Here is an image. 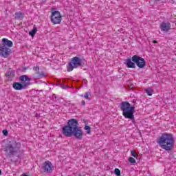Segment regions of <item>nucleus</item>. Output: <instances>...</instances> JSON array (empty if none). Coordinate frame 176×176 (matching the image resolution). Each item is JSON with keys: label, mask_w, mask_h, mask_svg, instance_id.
<instances>
[{"label": "nucleus", "mask_w": 176, "mask_h": 176, "mask_svg": "<svg viewBox=\"0 0 176 176\" xmlns=\"http://www.w3.org/2000/svg\"><path fill=\"white\" fill-rule=\"evenodd\" d=\"M62 133L65 137H75L76 140L83 138V130L79 126L78 120L72 118L68 120L67 124L62 128Z\"/></svg>", "instance_id": "nucleus-1"}, {"label": "nucleus", "mask_w": 176, "mask_h": 176, "mask_svg": "<svg viewBox=\"0 0 176 176\" xmlns=\"http://www.w3.org/2000/svg\"><path fill=\"white\" fill-rule=\"evenodd\" d=\"M157 144L161 146L162 149H164L166 152H171L174 149L175 140L173 134L164 133L157 140Z\"/></svg>", "instance_id": "nucleus-2"}, {"label": "nucleus", "mask_w": 176, "mask_h": 176, "mask_svg": "<svg viewBox=\"0 0 176 176\" xmlns=\"http://www.w3.org/2000/svg\"><path fill=\"white\" fill-rule=\"evenodd\" d=\"M21 144L17 142L15 140H11L5 147V152H6L10 157L12 156H16L18 159L20 157V155L23 153L21 151Z\"/></svg>", "instance_id": "nucleus-3"}, {"label": "nucleus", "mask_w": 176, "mask_h": 176, "mask_svg": "<svg viewBox=\"0 0 176 176\" xmlns=\"http://www.w3.org/2000/svg\"><path fill=\"white\" fill-rule=\"evenodd\" d=\"M120 108L122 111V115L126 119H130L132 120V123L135 124V118L134 113H135V107L131 106L127 101H124L120 103Z\"/></svg>", "instance_id": "nucleus-4"}, {"label": "nucleus", "mask_w": 176, "mask_h": 176, "mask_svg": "<svg viewBox=\"0 0 176 176\" xmlns=\"http://www.w3.org/2000/svg\"><path fill=\"white\" fill-rule=\"evenodd\" d=\"M124 64L127 68H135V64L138 68H144L146 65V62L144 58L138 55H134L132 56V59H126Z\"/></svg>", "instance_id": "nucleus-5"}, {"label": "nucleus", "mask_w": 176, "mask_h": 176, "mask_svg": "<svg viewBox=\"0 0 176 176\" xmlns=\"http://www.w3.org/2000/svg\"><path fill=\"white\" fill-rule=\"evenodd\" d=\"M78 67H82V58L78 56L73 57L68 64L67 71L71 72L74 70V68H78Z\"/></svg>", "instance_id": "nucleus-6"}, {"label": "nucleus", "mask_w": 176, "mask_h": 176, "mask_svg": "<svg viewBox=\"0 0 176 176\" xmlns=\"http://www.w3.org/2000/svg\"><path fill=\"white\" fill-rule=\"evenodd\" d=\"M63 20V16L60 11H54L52 12L51 21L53 24H60Z\"/></svg>", "instance_id": "nucleus-7"}, {"label": "nucleus", "mask_w": 176, "mask_h": 176, "mask_svg": "<svg viewBox=\"0 0 176 176\" xmlns=\"http://www.w3.org/2000/svg\"><path fill=\"white\" fill-rule=\"evenodd\" d=\"M11 52L12 50H10V48L8 47L7 46L2 45V44H0V56L1 57H4V58H6V57H9Z\"/></svg>", "instance_id": "nucleus-8"}, {"label": "nucleus", "mask_w": 176, "mask_h": 176, "mask_svg": "<svg viewBox=\"0 0 176 176\" xmlns=\"http://www.w3.org/2000/svg\"><path fill=\"white\" fill-rule=\"evenodd\" d=\"M42 168L45 173H52L54 167L50 161H46L43 164Z\"/></svg>", "instance_id": "nucleus-9"}, {"label": "nucleus", "mask_w": 176, "mask_h": 176, "mask_svg": "<svg viewBox=\"0 0 176 176\" xmlns=\"http://www.w3.org/2000/svg\"><path fill=\"white\" fill-rule=\"evenodd\" d=\"M28 86H30L29 83H25L23 85L21 82H15L12 84V87L14 90H24V89H26L28 87Z\"/></svg>", "instance_id": "nucleus-10"}, {"label": "nucleus", "mask_w": 176, "mask_h": 176, "mask_svg": "<svg viewBox=\"0 0 176 176\" xmlns=\"http://www.w3.org/2000/svg\"><path fill=\"white\" fill-rule=\"evenodd\" d=\"M33 71L36 72V75L34 76V79H42V78H45L46 74H45L44 72H39V66H36L33 67Z\"/></svg>", "instance_id": "nucleus-11"}, {"label": "nucleus", "mask_w": 176, "mask_h": 176, "mask_svg": "<svg viewBox=\"0 0 176 176\" xmlns=\"http://www.w3.org/2000/svg\"><path fill=\"white\" fill-rule=\"evenodd\" d=\"M161 31H164V32H168L171 29V24L169 22L165 23L162 22L160 25Z\"/></svg>", "instance_id": "nucleus-12"}, {"label": "nucleus", "mask_w": 176, "mask_h": 176, "mask_svg": "<svg viewBox=\"0 0 176 176\" xmlns=\"http://www.w3.org/2000/svg\"><path fill=\"white\" fill-rule=\"evenodd\" d=\"M19 80L21 83H23V85H25V83H28L29 86L31 85V78L28 77L27 75H23L19 77Z\"/></svg>", "instance_id": "nucleus-13"}, {"label": "nucleus", "mask_w": 176, "mask_h": 176, "mask_svg": "<svg viewBox=\"0 0 176 176\" xmlns=\"http://www.w3.org/2000/svg\"><path fill=\"white\" fill-rule=\"evenodd\" d=\"M1 45H2L3 46H6L7 47H13V42H12V41L8 40V38H3L1 40Z\"/></svg>", "instance_id": "nucleus-14"}, {"label": "nucleus", "mask_w": 176, "mask_h": 176, "mask_svg": "<svg viewBox=\"0 0 176 176\" xmlns=\"http://www.w3.org/2000/svg\"><path fill=\"white\" fill-rule=\"evenodd\" d=\"M14 70L9 69L6 74V76L8 78V80H12L14 77L15 76Z\"/></svg>", "instance_id": "nucleus-15"}, {"label": "nucleus", "mask_w": 176, "mask_h": 176, "mask_svg": "<svg viewBox=\"0 0 176 176\" xmlns=\"http://www.w3.org/2000/svg\"><path fill=\"white\" fill-rule=\"evenodd\" d=\"M24 13L19 11L15 13L14 19L15 20H23L24 19Z\"/></svg>", "instance_id": "nucleus-16"}, {"label": "nucleus", "mask_w": 176, "mask_h": 176, "mask_svg": "<svg viewBox=\"0 0 176 176\" xmlns=\"http://www.w3.org/2000/svg\"><path fill=\"white\" fill-rule=\"evenodd\" d=\"M36 31H38V30L36 29V27L34 26V28L32 30V31H30L29 32V35H30V36H34L35 34H36Z\"/></svg>", "instance_id": "nucleus-17"}, {"label": "nucleus", "mask_w": 176, "mask_h": 176, "mask_svg": "<svg viewBox=\"0 0 176 176\" xmlns=\"http://www.w3.org/2000/svg\"><path fill=\"white\" fill-rule=\"evenodd\" d=\"M146 93L148 96H152V94H153V90L151 88H148L147 89H146Z\"/></svg>", "instance_id": "nucleus-18"}, {"label": "nucleus", "mask_w": 176, "mask_h": 176, "mask_svg": "<svg viewBox=\"0 0 176 176\" xmlns=\"http://www.w3.org/2000/svg\"><path fill=\"white\" fill-rule=\"evenodd\" d=\"M85 130H87V134H90L91 133V128L89 126L85 125Z\"/></svg>", "instance_id": "nucleus-19"}, {"label": "nucleus", "mask_w": 176, "mask_h": 176, "mask_svg": "<svg viewBox=\"0 0 176 176\" xmlns=\"http://www.w3.org/2000/svg\"><path fill=\"white\" fill-rule=\"evenodd\" d=\"M89 96H91V93L86 92L84 95V97L86 98V100H89L90 101L91 98L89 97Z\"/></svg>", "instance_id": "nucleus-20"}, {"label": "nucleus", "mask_w": 176, "mask_h": 176, "mask_svg": "<svg viewBox=\"0 0 176 176\" xmlns=\"http://www.w3.org/2000/svg\"><path fill=\"white\" fill-rule=\"evenodd\" d=\"M131 153L133 157H135L136 159L138 157V154H137V153L135 152V150L131 151Z\"/></svg>", "instance_id": "nucleus-21"}, {"label": "nucleus", "mask_w": 176, "mask_h": 176, "mask_svg": "<svg viewBox=\"0 0 176 176\" xmlns=\"http://www.w3.org/2000/svg\"><path fill=\"white\" fill-rule=\"evenodd\" d=\"M114 174H116L117 176H120V170H119L118 168H115Z\"/></svg>", "instance_id": "nucleus-22"}, {"label": "nucleus", "mask_w": 176, "mask_h": 176, "mask_svg": "<svg viewBox=\"0 0 176 176\" xmlns=\"http://www.w3.org/2000/svg\"><path fill=\"white\" fill-rule=\"evenodd\" d=\"M128 160L129 163H132V164L135 163V159L133 158V157H130Z\"/></svg>", "instance_id": "nucleus-23"}, {"label": "nucleus", "mask_w": 176, "mask_h": 176, "mask_svg": "<svg viewBox=\"0 0 176 176\" xmlns=\"http://www.w3.org/2000/svg\"><path fill=\"white\" fill-rule=\"evenodd\" d=\"M3 135L7 136L8 134H9V132L8 131V130L4 129V130H3Z\"/></svg>", "instance_id": "nucleus-24"}, {"label": "nucleus", "mask_w": 176, "mask_h": 176, "mask_svg": "<svg viewBox=\"0 0 176 176\" xmlns=\"http://www.w3.org/2000/svg\"><path fill=\"white\" fill-rule=\"evenodd\" d=\"M81 105H82L83 107H85V105H86V102L85 100H82L81 101Z\"/></svg>", "instance_id": "nucleus-25"}, {"label": "nucleus", "mask_w": 176, "mask_h": 176, "mask_svg": "<svg viewBox=\"0 0 176 176\" xmlns=\"http://www.w3.org/2000/svg\"><path fill=\"white\" fill-rule=\"evenodd\" d=\"M153 43H157V41L154 40V41H153Z\"/></svg>", "instance_id": "nucleus-26"}, {"label": "nucleus", "mask_w": 176, "mask_h": 176, "mask_svg": "<svg viewBox=\"0 0 176 176\" xmlns=\"http://www.w3.org/2000/svg\"><path fill=\"white\" fill-rule=\"evenodd\" d=\"M56 98L57 97L54 94L52 95V98Z\"/></svg>", "instance_id": "nucleus-27"}, {"label": "nucleus", "mask_w": 176, "mask_h": 176, "mask_svg": "<svg viewBox=\"0 0 176 176\" xmlns=\"http://www.w3.org/2000/svg\"><path fill=\"white\" fill-rule=\"evenodd\" d=\"M2 174V170H0V175Z\"/></svg>", "instance_id": "nucleus-28"}, {"label": "nucleus", "mask_w": 176, "mask_h": 176, "mask_svg": "<svg viewBox=\"0 0 176 176\" xmlns=\"http://www.w3.org/2000/svg\"><path fill=\"white\" fill-rule=\"evenodd\" d=\"M42 1H43V2H44V3H45V2H46V1H47V0H42Z\"/></svg>", "instance_id": "nucleus-29"}, {"label": "nucleus", "mask_w": 176, "mask_h": 176, "mask_svg": "<svg viewBox=\"0 0 176 176\" xmlns=\"http://www.w3.org/2000/svg\"><path fill=\"white\" fill-rule=\"evenodd\" d=\"M80 97H83V95H80Z\"/></svg>", "instance_id": "nucleus-30"}]
</instances>
